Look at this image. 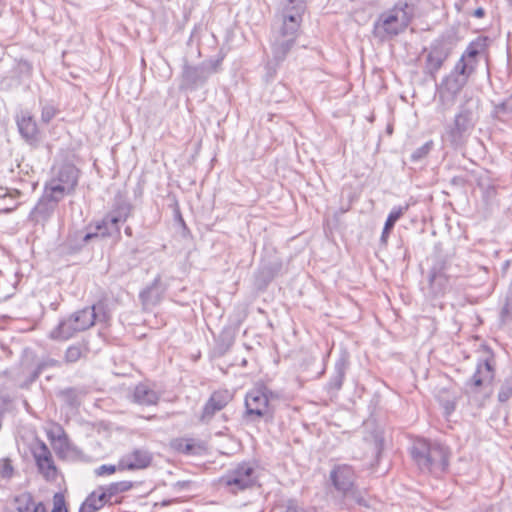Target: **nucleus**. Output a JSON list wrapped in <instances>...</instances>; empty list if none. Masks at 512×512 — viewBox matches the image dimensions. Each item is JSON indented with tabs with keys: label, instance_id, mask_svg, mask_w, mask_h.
I'll list each match as a JSON object with an SVG mask.
<instances>
[{
	"label": "nucleus",
	"instance_id": "nucleus-9",
	"mask_svg": "<svg viewBox=\"0 0 512 512\" xmlns=\"http://www.w3.org/2000/svg\"><path fill=\"white\" fill-rule=\"evenodd\" d=\"M428 272L442 274L453 278L458 277L463 269L460 266L459 258L454 252L445 250L442 243H435L431 254L428 256Z\"/></svg>",
	"mask_w": 512,
	"mask_h": 512
},
{
	"label": "nucleus",
	"instance_id": "nucleus-34",
	"mask_svg": "<svg viewBox=\"0 0 512 512\" xmlns=\"http://www.w3.org/2000/svg\"><path fill=\"white\" fill-rule=\"evenodd\" d=\"M15 512H32L37 503L30 492H23L14 497Z\"/></svg>",
	"mask_w": 512,
	"mask_h": 512
},
{
	"label": "nucleus",
	"instance_id": "nucleus-53",
	"mask_svg": "<svg viewBox=\"0 0 512 512\" xmlns=\"http://www.w3.org/2000/svg\"><path fill=\"white\" fill-rule=\"evenodd\" d=\"M92 228H93V225L90 223L85 228V230H80L81 231V239L83 240V243L85 246L87 244H89L91 241L100 240L98 237V234L94 230H92Z\"/></svg>",
	"mask_w": 512,
	"mask_h": 512
},
{
	"label": "nucleus",
	"instance_id": "nucleus-47",
	"mask_svg": "<svg viewBox=\"0 0 512 512\" xmlns=\"http://www.w3.org/2000/svg\"><path fill=\"white\" fill-rule=\"evenodd\" d=\"M14 474L12 460L10 458L0 459V477L3 479H11Z\"/></svg>",
	"mask_w": 512,
	"mask_h": 512
},
{
	"label": "nucleus",
	"instance_id": "nucleus-24",
	"mask_svg": "<svg viewBox=\"0 0 512 512\" xmlns=\"http://www.w3.org/2000/svg\"><path fill=\"white\" fill-rule=\"evenodd\" d=\"M161 280L162 277L158 274L149 285L140 291L139 299L143 305H156L160 302L165 292Z\"/></svg>",
	"mask_w": 512,
	"mask_h": 512
},
{
	"label": "nucleus",
	"instance_id": "nucleus-16",
	"mask_svg": "<svg viewBox=\"0 0 512 512\" xmlns=\"http://www.w3.org/2000/svg\"><path fill=\"white\" fill-rule=\"evenodd\" d=\"M299 35H286L283 32L275 31L272 35L270 48L275 61L284 62L292 49L295 47Z\"/></svg>",
	"mask_w": 512,
	"mask_h": 512
},
{
	"label": "nucleus",
	"instance_id": "nucleus-56",
	"mask_svg": "<svg viewBox=\"0 0 512 512\" xmlns=\"http://www.w3.org/2000/svg\"><path fill=\"white\" fill-rule=\"evenodd\" d=\"M285 512H315L313 509H305L299 506L295 501L289 500Z\"/></svg>",
	"mask_w": 512,
	"mask_h": 512
},
{
	"label": "nucleus",
	"instance_id": "nucleus-2",
	"mask_svg": "<svg viewBox=\"0 0 512 512\" xmlns=\"http://www.w3.org/2000/svg\"><path fill=\"white\" fill-rule=\"evenodd\" d=\"M478 108V99H466L459 105L453 122L445 126L442 138L453 149L461 148L466 144L478 122Z\"/></svg>",
	"mask_w": 512,
	"mask_h": 512
},
{
	"label": "nucleus",
	"instance_id": "nucleus-28",
	"mask_svg": "<svg viewBox=\"0 0 512 512\" xmlns=\"http://www.w3.org/2000/svg\"><path fill=\"white\" fill-rule=\"evenodd\" d=\"M39 471L45 476H49L50 472H55L56 467L50 450L45 443L41 442L39 447L33 452Z\"/></svg>",
	"mask_w": 512,
	"mask_h": 512
},
{
	"label": "nucleus",
	"instance_id": "nucleus-29",
	"mask_svg": "<svg viewBox=\"0 0 512 512\" xmlns=\"http://www.w3.org/2000/svg\"><path fill=\"white\" fill-rule=\"evenodd\" d=\"M277 15L279 16L281 21V24L277 31L283 32L286 35H300V29L303 22V19L301 17H297L290 13H284L282 11H278Z\"/></svg>",
	"mask_w": 512,
	"mask_h": 512
},
{
	"label": "nucleus",
	"instance_id": "nucleus-12",
	"mask_svg": "<svg viewBox=\"0 0 512 512\" xmlns=\"http://www.w3.org/2000/svg\"><path fill=\"white\" fill-rule=\"evenodd\" d=\"M283 272L282 259L273 254L261 259L253 275V288L257 292H265L270 283Z\"/></svg>",
	"mask_w": 512,
	"mask_h": 512
},
{
	"label": "nucleus",
	"instance_id": "nucleus-38",
	"mask_svg": "<svg viewBox=\"0 0 512 512\" xmlns=\"http://www.w3.org/2000/svg\"><path fill=\"white\" fill-rule=\"evenodd\" d=\"M173 447L180 453L184 455H196L198 453L197 449L200 448V445H196L194 439H177Z\"/></svg>",
	"mask_w": 512,
	"mask_h": 512
},
{
	"label": "nucleus",
	"instance_id": "nucleus-60",
	"mask_svg": "<svg viewBox=\"0 0 512 512\" xmlns=\"http://www.w3.org/2000/svg\"><path fill=\"white\" fill-rule=\"evenodd\" d=\"M19 67L21 69V72L26 73L28 75H30L33 70L31 63L27 60H21L19 62Z\"/></svg>",
	"mask_w": 512,
	"mask_h": 512
},
{
	"label": "nucleus",
	"instance_id": "nucleus-49",
	"mask_svg": "<svg viewBox=\"0 0 512 512\" xmlns=\"http://www.w3.org/2000/svg\"><path fill=\"white\" fill-rule=\"evenodd\" d=\"M283 62H278V61H275L274 57H272L265 65V70H266V74H265V78H266V81H272L275 77H276V74H277V71L279 69V67L281 66Z\"/></svg>",
	"mask_w": 512,
	"mask_h": 512
},
{
	"label": "nucleus",
	"instance_id": "nucleus-54",
	"mask_svg": "<svg viewBox=\"0 0 512 512\" xmlns=\"http://www.w3.org/2000/svg\"><path fill=\"white\" fill-rule=\"evenodd\" d=\"M511 315H512V297L506 296L504 304L500 311V317L503 321H505Z\"/></svg>",
	"mask_w": 512,
	"mask_h": 512
},
{
	"label": "nucleus",
	"instance_id": "nucleus-21",
	"mask_svg": "<svg viewBox=\"0 0 512 512\" xmlns=\"http://www.w3.org/2000/svg\"><path fill=\"white\" fill-rule=\"evenodd\" d=\"M232 400V395L228 390L214 391L203 406L200 420L209 422L216 412L225 408Z\"/></svg>",
	"mask_w": 512,
	"mask_h": 512
},
{
	"label": "nucleus",
	"instance_id": "nucleus-26",
	"mask_svg": "<svg viewBox=\"0 0 512 512\" xmlns=\"http://www.w3.org/2000/svg\"><path fill=\"white\" fill-rule=\"evenodd\" d=\"M10 374L11 380L15 382L18 388L23 390H28L41 375L36 367L29 369L26 365H23L17 371H11Z\"/></svg>",
	"mask_w": 512,
	"mask_h": 512
},
{
	"label": "nucleus",
	"instance_id": "nucleus-36",
	"mask_svg": "<svg viewBox=\"0 0 512 512\" xmlns=\"http://www.w3.org/2000/svg\"><path fill=\"white\" fill-rule=\"evenodd\" d=\"M91 494L95 495V500L97 501L99 507L102 509L106 505H113L121 503V499H113L111 494L105 485L98 486Z\"/></svg>",
	"mask_w": 512,
	"mask_h": 512
},
{
	"label": "nucleus",
	"instance_id": "nucleus-42",
	"mask_svg": "<svg viewBox=\"0 0 512 512\" xmlns=\"http://www.w3.org/2000/svg\"><path fill=\"white\" fill-rule=\"evenodd\" d=\"M109 491V494L114 498L115 496L127 492L131 490L134 486V483L132 481H118V482H112L108 485H105Z\"/></svg>",
	"mask_w": 512,
	"mask_h": 512
},
{
	"label": "nucleus",
	"instance_id": "nucleus-10",
	"mask_svg": "<svg viewBox=\"0 0 512 512\" xmlns=\"http://www.w3.org/2000/svg\"><path fill=\"white\" fill-rule=\"evenodd\" d=\"M219 482L232 493L244 491L255 484V469L250 463L241 462L234 468L226 471Z\"/></svg>",
	"mask_w": 512,
	"mask_h": 512
},
{
	"label": "nucleus",
	"instance_id": "nucleus-58",
	"mask_svg": "<svg viewBox=\"0 0 512 512\" xmlns=\"http://www.w3.org/2000/svg\"><path fill=\"white\" fill-rule=\"evenodd\" d=\"M450 184L457 188H464L468 184V180L465 176L457 175L451 178Z\"/></svg>",
	"mask_w": 512,
	"mask_h": 512
},
{
	"label": "nucleus",
	"instance_id": "nucleus-48",
	"mask_svg": "<svg viewBox=\"0 0 512 512\" xmlns=\"http://www.w3.org/2000/svg\"><path fill=\"white\" fill-rule=\"evenodd\" d=\"M81 356V348L76 345H71L65 351L64 360L66 363H75L81 358Z\"/></svg>",
	"mask_w": 512,
	"mask_h": 512
},
{
	"label": "nucleus",
	"instance_id": "nucleus-5",
	"mask_svg": "<svg viewBox=\"0 0 512 512\" xmlns=\"http://www.w3.org/2000/svg\"><path fill=\"white\" fill-rule=\"evenodd\" d=\"M224 54L220 53L216 57H211L197 65H192L187 58L183 59L182 70L180 74L179 89L184 91H195L205 85L214 73L220 70Z\"/></svg>",
	"mask_w": 512,
	"mask_h": 512
},
{
	"label": "nucleus",
	"instance_id": "nucleus-25",
	"mask_svg": "<svg viewBox=\"0 0 512 512\" xmlns=\"http://www.w3.org/2000/svg\"><path fill=\"white\" fill-rule=\"evenodd\" d=\"M410 205L406 203L403 206H394L389 212L380 236L379 245L386 248L389 236L394 229L396 222L409 210Z\"/></svg>",
	"mask_w": 512,
	"mask_h": 512
},
{
	"label": "nucleus",
	"instance_id": "nucleus-3",
	"mask_svg": "<svg viewBox=\"0 0 512 512\" xmlns=\"http://www.w3.org/2000/svg\"><path fill=\"white\" fill-rule=\"evenodd\" d=\"M412 18L408 2L399 0L392 8L378 15L373 23L372 34L381 42L391 40L406 31Z\"/></svg>",
	"mask_w": 512,
	"mask_h": 512
},
{
	"label": "nucleus",
	"instance_id": "nucleus-41",
	"mask_svg": "<svg viewBox=\"0 0 512 512\" xmlns=\"http://www.w3.org/2000/svg\"><path fill=\"white\" fill-rule=\"evenodd\" d=\"M478 186L482 190L483 199L488 202L494 199L497 195V186L490 178L478 180Z\"/></svg>",
	"mask_w": 512,
	"mask_h": 512
},
{
	"label": "nucleus",
	"instance_id": "nucleus-51",
	"mask_svg": "<svg viewBox=\"0 0 512 512\" xmlns=\"http://www.w3.org/2000/svg\"><path fill=\"white\" fill-rule=\"evenodd\" d=\"M57 108L52 104H46L41 109V121L48 124L57 114Z\"/></svg>",
	"mask_w": 512,
	"mask_h": 512
},
{
	"label": "nucleus",
	"instance_id": "nucleus-20",
	"mask_svg": "<svg viewBox=\"0 0 512 512\" xmlns=\"http://www.w3.org/2000/svg\"><path fill=\"white\" fill-rule=\"evenodd\" d=\"M132 205L122 197H117L114 200L111 210L106 213V221L110 222L117 235H120V224L127 221L132 212Z\"/></svg>",
	"mask_w": 512,
	"mask_h": 512
},
{
	"label": "nucleus",
	"instance_id": "nucleus-61",
	"mask_svg": "<svg viewBox=\"0 0 512 512\" xmlns=\"http://www.w3.org/2000/svg\"><path fill=\"white\" fill-rule=\"evenodd\" d=\"M456 409V404L454 401H446L444 404L445 415L449 416Z\"/></svg>",
	"mask_w": 512,
	"mask_h": 512
},
{
	"label": "nucleus",
	"instance_id": "nucleus-31",
	"mask_svg": "<svg viewBox=\"0 0 512 512\" xmlns=\"http://www.w3.org/2000/svg\"><path fill=\"white\" fill-rule=\"evenodd\" d=\"M235 342V334L230 328L223 329L216 339L215 349L219 356L225 355Z\"/></svg>",
	"mask_w": 512,
	"mask_h": 512
},
{
	"label": "nucleus",
	"instance_id": "nucleus-50",
	"mask_svg": "<svg viewBox=\"0 0 512 512\" xmlns=\"http://www.w3.org/2000/svg\"><path fill=\"white\" fill-rule=\"evenodd\" d=\"M51 512H68L65 496L61 492H57L53 496V508Z\"/></svg>",
	"mask_w": 512,
	"mask_h": 512
},
{
	"label": "nucleus",
	"instance_id": "nucleus-59",
	"mask_svg": "<svg viewBox=\"0 0 512 512\" xmlns=\"http://www.w3.org/2000/svg\"><path fill=\"white\" fill-rule=\"evenodd\" d=\"M346 497H351L359 505L367 506V502H366L365 498L354 487L352 488V491Z\"/></svg>",
	"mask_w": 512,
	"mask_h": 512
},
{
	"label": "nucleus",
	"instance_id": "nucleus-27",
	"mask_svg": "<svg viewBox=\"0 0 512 512\" xmlns=\"http://www.w3.org/2000/svg\"><path fill=\"white\" fill-rule=\"evenodd\" d=\"M132 401L142 406L156 405L159 401V395L146 383H139L133 389Z\"/></svg>",
	"mask_w": 512,
	"mask_h": 512
},
{
	"label": "nucleus",
	"instance_id": "nucleus-4",
	"mask_svg": "<svg viewBox=\"0 0 512 512\" xmlns=\"http://www.w3.org/2000/svg\"><path fill=\"white\" fill-rule=\"evenodd\" d=\"M482 355L477 358L474 373L465 381L466 394L470 395L476 402L478 408L484 407L486 400L490 398L491 392L482 397H478L480 389L484 385H490L496 377V356L494 351L488 346H482Z\"/></svg>",
	"mask_w": 512,
	"mask_h": 512
},
{
	"label": "nucleus",
	"instance_id": "nucleus-7",
	"mask_svg": "<svg viewBox=\"0 0 512 512\" xmlns=\"http://www.w3.org/2000/svg\"><path fill=\"white\" fill-rule=\"evenodd\" d=\"M244 406L242 421L246 425H255L262 420L265 423H271L274 419V409L267 402V396L255 386L247 391Z\"/></svg>",
	"mask_w": 512,
	"mask_h": 512
},
{
	"label": "nucleus",
	"instance_id": "nucleus-1",
	"mask_svg": "<svg viewBox=\"0 0 512 512\" xmlns=\"http://www.w3.org/2000/svg\"><path fill=\"white\" fill-rule=\"evenodd\" d=\"M408 451L421 473L440 477L448 469L449 451L439 442L417 437L412 441Z\"/></svg>",
	"mask_w": 512,
	"mask_h": 512
},
{
	"label": "nucleus",
	"instance_id": "nucleus-44",
	"mask_svg": "<svg viewBox=\"0 0 512 512\" xmlns=\"http://www.w3.org/2000/svg\"><path fill=\"white\" fill-rule=\"evenodd\" d=\"M372 438H373L375 460H376V463H378L381 458L382 452L384 450L385 440H384L383 432L378 431V430L373 431Z\"/></svg>",
	"mask_w": 512,
	"mask_h": 512
},
{
	"label": "nucleus",
	"instance_id": "nucleus-40",
	"mask_svg": "<svg viewBox=\"0 0 512 512\" xmlns=\"http://www.w3.org/2000/svg\"><path fill=\"white\" fill-rule=\"evenodd\" d=\"M434 148V141L428 140L422 146L416 148L410 155L412 163H419L425 160Z\"/></svg>",
	"mask_w": 512,
	"mask_h": 512
},
{
	"label": "nucleus",
	"instance_id": "nucleus-57",
	"mask_svg": "<svg viewBox=\"0 0 512 512\" xmlns=\"http://www.w3.org/2000/svg\"><path fill=\"white\" fill-rule=\"evenodd\" d=\"M255 388L256 389H259L261 390L262 392H264V394L267 396V402L270 403V400L271 399H274V398H277V394L272 391L267 385H265L264 383H257L255 385Z\"/></svg>",
	"mask_w": 512,
	"mask_h": 512
},
{
	"label": "nucleus",
	"instance_id": "nucleus-19",
	"mask_svg": "<svg viewBox=\"0 0 512 512\" xmlns=\"http://www.w3.org/2000/svg\"><path fill=\"white\" fill-rule=\"evenodd\" d=\"M468 81L465 77L450 71L448 75L443 77L438 86L439 99L442 102L446 99L454 101Z\"/></svg>",
	"mask_w": 512,
	"mask_h": 512
},
{
	"label": "nucleus",
	"instance_id": "nucleus-32",
	"mask_svg": "<svg viewBox=\"0 0 512 512\" xmlns=\"http://www.w3.org/2000/svg\"><path fill=\"white\" fill-rule=\"evenodd\" d=\"M86 307L92 312L95 322H107L111 318L108 300L106 298H101L91 306Z\"/></svg>",
	"mask_w": 512,
	"mask_h": 512
},
{
	"label": "nucleus",
	"instance_id": "nucleus-63",
	"mask_svg": "<svg viewBox=\"0 0 512 512\" xmlns=\"http://www.w3.org/2000/svg\"><path fill=\"white\" fill-rule=\"evenodd\" d=\"M473 16L476 18H483L485 16V9L482 7H478L474 10Z\"/></svg>",
	"mask_w": 512,
	"mask_h": 512
},
{
	"label": "nucleus",
	"instance_id": "nucleus-39",
	"mask_svg": "<svg viewBox=\"0 0 512 512\" xmlns=\"http://www.w3.org/2000/svg\"><path fill=\"white\" fill-rule=\"evenodd\" d=\"M476 70L477 68L475 66L461 56L451 71L469 80L470 77L475 74Z\"/></svg>",
	"mask_w": 512,
	"mask_h": 512
},
{
	"label": "nucleus",
	"instance_id": "nucleus-37",
	"mask_svg": "<svg viewBox=\"0 0 512 512\" xmlns=\"http://www.w3.org/2000/svg\"><path fill=\"white\" fill-rule=\"evenodd\" d=\"M306 10L307 5L305 4L304 0H286L279 11L288 14L290 13L303 19Z\"/></svg>",
	"mask_w": 512,
	"mask_h": 512
},
{
	"label": "nucleus",
	"instance_id": "nucleus-46",
	"mask_svg": "<svg viewBox=\"0 0 512 512\" xmlns=\"http://www.w3.org/2000/svg\"><path fill=\"white\" fill-rule=\"evenodd\" d=\"M117 471H123L120 467V460L117 464H103L94 470L96 476L112 475Z\"/></svg>",
	"mask_w": 512,
	"mask_h": 512
},
{
	"label": "nucleus",
	"instance_id": "nucleus-52",
	"mask_svg": "<svg viewBox=\"0 0 512 512\" xmlns=\"http://www.w3.org/2000/svg\"><path fill=\"white\" fill-rule=\"evenodd\" d=\"M60 366L61 362L51 357H44L36 364V368L39 370L40 373H42L48 368H57Z\"/></svg>",
	"mask_w": 512,
	"mask_h": 512
},
{
	"label": "nucleus",
	"instance_id": "nucleus-14",
	"mask_svg": "<svg viewBox=\"0 0 512 512\" xmlns=\"http://www.w3.org/2000/svg\"><path fill=\"white\" fill-rule=\"evenodd\" d=\"M16 124L22 139L31 147L37 148L42 142V133L30 112L22 111L17 115Z\"/></svg>",
	"mask_w": 512,
	"mask_h": 512
},
{
	"label": "nucleus",
	"instance_id": "nucleus-15",
	"mask_svg": "<svg viewBox=\"0 0 512 512\" xmlns=\"http://www.w3.org/2000/svg\"><path fill=\"white\" fill-rule=\"evenodd\" d=\"M349 367L350 353L346 348H341L334 364L333 373L325 385L328 394H336L341 390Z\"/></svg>",
	"mask_w": 512,
	"mask_h": 512
},
{
	"label": "nucleus",
	"instance_id": "nucleus-17",
	"mask_svg": "<svg viewBox=\"0 0 512 512\" xmlns=\"http://www.w3.org/2000/svg\"><path fill=\"white\" fill-rule=\"evenodd\" d=\"M330 480L337 491L347 496L354 487V469L347 464L337 465L330 472Z\"/></svg>",
	"mask_w": 512,
	"mask_h": 512
},
{
	"label": "nucleus",
	"instance_id": "nucleus-22",
	"mask_svg": "<svg viewBox=\"0 0 512 512\" xmlns=\"http://www.w3.org/2000/svg\"><path fill=\"white\" fill-rule=\"evenodd\" d=\"M453 277L428 272L427 297L432 300H440L452 289Z\"/></svg>",
	"mask_w": 512,
	"mask_h": 512
},
{
	"label": "nucleus",
	"instance_id": "nucleus-6",
	"mask_svg": "<svg viewBox=\"0 0 512 512\" xmlns=\"http://www.w3.org/2000/svg\"><path fill=\"white\" fill-rule=\"evenodd\" d=\"M95 325L92 312L84 307L59 320L56 327L50 333L49 338L58 341H66L77 333L86 331Z\"/></svg>",
	"mask_w": 512,
	"mask_h": 512
},
{
	"label": "nucleus",
	"instance_id": "nucleus-43",
	"mask_svg": "<svg viewBox=\"0 0 512 512\" xmlns=\"http://www.w3.org/2000/svg\"><path fill=\"white\" fill-rule=\"evenodd\" d=\"M93 227L100 240L109 238L113 233H115L113 228L110 226V222L106 221L105 216L100 221H96Z\"/></svg>",
	"mask_w": 512,
	"mask_h": 512
},
{
	"label": "nucleus",
	"instance_id": "nucleus-33",
	"mask_svg": "<svg viewBox=\"0 0 512 512\" xmlns=\"http://www.w3.org/2000/svg\"><path fill=\"white\" fill-rule=\"evenodd\" d=\"M512 398V373L498 381L497 400L500 404L507 403Z\"/></svg>",
	"mask_w": 512,
	"mask_h": 512
},
{
	"label": "nucleus",
	"instance_id": "nucleus-55",
	"mask_svg": "<svg viewBox=\"0 0 512 512\" xmlns=\"http://www.w3.org/2000/svg\"><path fill=\"white\" fill-rule=\"evenodd\" d=\"M174 219L182 227L183 236H185L186 233H189V229L185 223V220L182 217V214H181V211H180V208H179V205L177 202L175 203V207H174Z\"/></svg>",
	"mask_w": 512,
	"mask_h": 512
},
{
	"label": "nucleus",
	"instance_id": "nucleus-45",
	"mask_svg": "<svg viewBox=\"0 0 512 512\" xmlns=\"http://www.w3.org/2000/svg\"><path fill=\"white\" fill-rule=\"evenodd\" d=\"M101 510L97 501L95 500L94 494H88L86 499L81 503L79 507V512H98Z\"/></svg>",
	"mask_w": 512,
	"mask_h": 512
},
{
	"label": "nucleus",
	"instance_id": "nucleus-30",
	"mask_svg": "<svg viewBox=\"0 0 512 512\" xmlns=\"http://www.w3.org/2000/svg\"><path fill=\"white\" fill-rule=\"evenodd\" d=\"M85 245L81 239V231L70 232L62 244V250L66 255H76L84 249Z\"/></svg>",
	"mask_w": 512,
	"mask_h": 512
},
{
	"label": "nucleus",
	"instance_id": "nucleus-13",
	"mask_svg": "<svg viewBox=\"0 0 512 512\" xmlns=\"http://www.w3.org/2000/svg\"><path fill=\"white\" fill-rule=\"evenodd\" d=\"M63 199L44 186L41 197L28 215V221L34 226L45 224L53 217Z\"/></svg>",
	"mask_w": 512,
	"mask_h": 512
},
{
	"label": "nucleus",
	"instance_id": "nucleus-64",
	"mask_svg": "<svg viewBox=\"0 0 512 512\" xmlns=\"http://www.w3.org/2000/svg\"><path fill=\"white\" fill-rule=\"evenodd\" d=\"M32 512H47L43 502H38Z\"/></svg>",
	"mask_w": 512,
	"mask_h": 512
},
{
	"label": "nucleus",
	"instance_id": "nucleus-8",
	"mask_svg": "<svg viewBox=\"0 0 512 512\" xmlns=\"http://www.w3.org/2000/svg\"><path fill=\"white\" fill-rule=\"evenodd\" d=\"M453 48L454 43L449 36L441 35L434 39L429 48L423 50L424 52L428 51L423 67L424 74L436 81L438 72L451 55Z\"/></svg>",
	"mask_w": 512,
	"mask_h": 512
},
{
	"label": "nucleus",
	"instance_id": "nucleus-18",
	"mask_svg": "<svg viewBox=\"0 0 512 512\" xmlns=\"http://www.w3.org/2000/svg\"><path fill=\"white\" fill-rule=\"evenodd\" d=\"M119 460L123 471L143 470L152 464L153 455L146 449L135 448L121 456Z\"/></svg>",
	"mask_w": 512,
	"mask_h": 512
},
{
	"label": "nucleus",
	"instance_id": "nucleus-23",
	"mask_svg": "<svg viewBox=\"0 0 512 512\" xmlns=\"http://www.w3.org/2000/svg\"><path fill=\"white\" fill-rule=\"evenodd\" d=\"M489 41L488 36L480 35L476 37L467 45L461 56L478 68L481 57L487 55Z\"/></svg>",
	"mask_w": 512,
	"mask_h": 512
},
{
	"label": "nucleus",
	"instance_id": "nucleus-11",
	"mask_svg": "<svg viewBox=\"0 0 512 512\" xmlns=\"http://www.w3.org/2000/svg\"><path fill=\"white\" fill-rule=\"evenodd\" d=\"M79 169L71 163L63 164L55 177L45 183V187L64 199L66 195H72L78 185Z\"/></svg>",
	"mask_w": 512,
	"mask_h": 512
},
{
	"label": "nucleus",
	"instance_id": "nucleus-62",
	"mask_svg": "<svg viewBox=\"0 0 512 512\" xmlns=\"http://www.w3.org/2000/svg\"><path fill=\"white\" fill-rule=\"evenodd\" d=\"M61 395L66 397L69 400L74 399L76 397L75 389L71 388V387L66 388L61 391Z\"/></svg>",
	"mask_w": 512,
	"mask_h": 512
},
{
	"label": "nucleus",
	"instance_id": "nucleus-35",
	"mask_svg": "<svg viewBox=\"0 0 512 512\" xmlns=\"http://www.w3.org/2000/svg\"><path fill=\"white\" fill-rule=\"evenodd\" d=\"M493 118L504 121V118L512 115V94L499 103H493L491 112Z\"/></svg>",
	"mask_w": 512,
	"mask_h": 512
}]
</instances>
